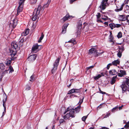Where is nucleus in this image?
<instances>
[{
    "label": "nucleus",
    "instance_id": "obj_1",
    "mask_svg": "<svg viewBox=\"0 0 129 129\" xmlns=\"http://www.w3.org/2000/svg\"><path fill=\"white\" fill-rule=\"evenodd\" d=\"M19 49V48L18 47L17 42H13L11 44V46L9 49L10 54V55L12 58L11 60H9L7 61L6 64L7 66L10 65L11 62V60H14L15 58H13L16 55L17 50Z\"/></svg>",
    "mask_w": 129,
    "mask_h": 129
},
{
    "label": "nucleus",
    "instance_id": "obj_2",
    "mask_svg": "<svg viewBox=\"0 0 129 129\" xmlns=\"http://www.w3.org/2000/svg\"><path fill=\"white\" fill-rule=\"evenodd\" d=\"M67 113L65 115H62V117L65 120H67L69 119L70 118L74 117H75L74 115V110L73 109H71L70 108L68 107L65 110V112L64 113V114Z\"/></svg>",
    "mask_w": 129,
    "mask_h": 129
},
{
    "label": "nucleus",
    "instance_id": "obj_3",
    "mask_svg": "<svg viewBox=\"0 0 129 129\" xmlns=\"http://www.w3.org/2000/svg\"><path fill=\"white\" fill-rule=\"evenodd\" d=\"M102 53L103 52H98L96 50L93 48H92L91 49H90L89 52V54H92L95 57L97 56Z\"/></svg>",
    "mask_w": 129,
    "mask_h": 129
},
{
    "label": "nucleus",
    "instance_id": "obj_4",
    "mask_svg": "<svg viewBox=\"0 0 129 129\" xmlns=\"http://www.w3.org/2000/svg\"><path fill=\"white\" fill-rule=\"evenodd\" d=\"M60 60V58H58L55 61L53 64V68L51 70V72L52 73H53L55 72V71L57 70Z\"/></svg>",
    "mask_w": 129,
    "mask_h": 129
},
{
    "label": "nucleus",
    "instance_id": "obj_5",
    "mask_svg": "<svg viewBox=\"0 0 129 129\" xmlns=\"http://www.w3.org/2000/svg\"><path fill=\"white\" fill-rule=\"evenodd\" d=\"M108 0H103L99 7L102 10H104L106 8Z\"/></svg>",
    "mask_w": 129,
    "mask_h": 129
},
{
    "label": "nucleus",
    "instance_id": "obj_6",
    "mask_svg": "<svg viewBox=\"0 0 129 129\" xmlns=\"http://www.w3.org/2000/svg\"><path fill=\"white\" fill-rule=\"evenodd\" d=\"M124 50V48L123 46L119 47V50L117 51L118 53L117 55V56L119 58L121 57L122 56V52Z\"/></svg>",
    "mask_w": 129,
    "mask_h": 129
},
{
    "label": "nucleus",
    "instance_id": "obj_7",
    "mask_svg": "<svg viewBox=\"0 0 129 129\" xmlns=\"http://www.w3.org/2000/svg\"><path fill=\"white\" fill-rule=\"evenodd\" d=\"M120 87L122 89V93H124L126 90L129 91V90H128L129 89V88H128L127 86L124 83H122L120 85Z\"/></svg>",
    "mask_w": 129,
    "mask_h": 129
},
{
    "label": "nucleus",
    "instance_id": "obj_8",
    "mask_svg": "<svg viewBox=\"0 0 129 129\" xmlns=\"http://www.w3.org/2000/svg\"><path fill=\"white\" fill-rule=\"evenodd\" d=\"M66 43H68V44L69 47H71L74 45L76 44V42L75 40L74 39H71L67 42H66Z\"/></svg>",
    "mask_w": 129,
    "mask_h": 129
},
{
    "label": "nucleus",
    "instance_id": "obj_9",
    "mask_svg": "<svg viewBox=\"0 0 129 129\" xmlns=\"http://www.w3.org/2000/svg\"><path fill=\"white\" fill-rule=\"evenodd\" d=\"M43 9V8H42V6L40 5L38 6V7L36 9H35V11L34 12V14L37 15H39L40 12L41 10H42Z\"/></svg>",
    "mask_w": 129,
    "mask_h": 129
},
{
    "label": "nucleus",
    "instance_id": "obj_10",
    "mask_svg": "<svg viewBox=\"0 0 129 129\" xmlns=\"http://www.w3.org/2000/svg\"><path fill=\"white\" fill-rule=\"evenodd\" d=\"M37 56V55L36 54H34L33 55H30L27 58V59L28 61H33L36 59Z\"/></svg>",
    "mask_w": 129,
    "mask_h": 129
},
{
    "label": "nucleus",
    "instance_id": "obj_11",
    "mask_svg": "<svg viewBox=\"0 0 129 129\" xmlns=\"http://www.w3.org/2000/svg\"><path fill=\"white\" fill-rule=\"evenodd\" d=\"M39 46L37 44L34 45L32 47V52L36 53L38 50V47Z\"/></svg>",
    "mask_w": 129,
    "mask_h": 129
},
{
    "label": "nucleus",
    "instance_id": "obj_12",
    "mask_svg": "<svg viewBox=\"0 0 129 129\" xmlns=\"http://www.w3.org/2000/svg\"><path fill=\"white\" fill-rule=\"evenodd\" d=\"M82 24L81 21H80L77 26V33H79L82 30Z\"/></svg>",
    "mask_w": 129,
    "mask_h": 129
},
{
    "label": "nucleus",
    "instance_id": "obj_13",
    "mask_svg": "<svg viewBox=\"0 0 129 129\" xmlns=\"http://www.w3.org/2000/svg\"><path fill=\"white\" fill-rule=\"evenodd\" d=\"M117 74L118 76L120 77H122L124 75L126 74L125 71L122 70H120L119 71H118Z\"/></svg>",
    "mask_w": 129,
    "mask_h": 129
},
{
    "label": "nucleus",
    "instance_id": "obj_14",
    "mask_svg": "<svg viewBox=\"0 0 129 129\" xmlns=\"http://www.w3.org/2000/svg\"><path fill=\"white\" fill-rule=\"evenodd\" d=\"M23 5H19L18 7L17 14V15H19V14L21 12L23 9Z\"/></svg>",
    "mask_w": 129,
    "mask_h": 129
},
{
    "label": "nucleus",
    "instance_id": "obj_15",
    "mask_svg": "<svg viewBox=\"0 0 129 129\" xmlns=\"http://www.w3.org/2000/svg\"><path fill=\"white\" fill-rule=\"evenodd\" d=\"M115 4L116 6H122L123 7H124V3H123L120 1H116L115 2Z\"/></svg>",
    "mask_w": 129,
    "mask_h": 129
},
{
    "label": "nucleus",
    "instance_id": "obj_16",
    "mask_svg": "<svg viewBox=\"0 0 129 129\" xmlns=\"http://www.w3.org/2000/svg\"><path fill=\"white\" fill-rule=\"evenodd\" d=\"M126 16L125 15H119V19L121 21H125L126 20Z\"/></svg>",
    "mask_w": 129,
    "mask_h": 129
},
{
    "label": "nucleus",
    "instance_id": "obj_17",
    "mask_svg": "<svg viewBox=\"0 0 129 129\" xmlns=\"http://www.w3.org/2000/svg\"><path fill=\"white\" fill-rule=\"evenodd\" d=\"M69 17V15H67L65 17H64L60 20L61 21L62 23H64L65 21L68 20Z\"/></svg>",
    "mask_w": 129,
    "mask_h": 129
},
{
    "label": "nucleus",
    "instance_id": "obj_18",
    "mask_svg": "<svg viewBox=\"0 0 129 129\" xmlns=\"http://www.w3.org/2000/svg\"><path fill=\"white\" fill-rule=\"evenodd\" d=\"M116 9L115 10V11L116 12H119L122 11L123 9V7L122 6H117Z\"/></svg>",
    "mask_w": 129,
    "mask_h": 129
},
{
    "label": "nucleus",
    "instance_id": "obj_19",
    "mask_svg": "<svg viewBox=\"0 0 129 129\" xmlns=\"http://www.w3.org/2000/svg\"><path fill=\"white\" fill-rule=\"evenodd\" d=\"M29 31V29H27L21 34L22 36H26L28 34Z\"/></svg>",
    "mask_w": 129,
    "mask_h": 129
},
{
    "label": "nucleus",
    "instance_id": "obj_20",
    "mask_svg": "<svg viewBox=\"0 0 129 129\" xmlns=\"http://www.w3.org/2000/svg\"><path fill=\"white\" fill-rule=\"evenodd\" d=\"M9 70V73H12V72L14 71V70L13 69L11 66H10L9 67H8V70H6L7 73H8V72Z\"/></svg>",
    "mask_w": 129,
    "mask_h": 129
},
{
    "label": "nucleus",
    "instance_id": "obj_21",
    "mask_svg": "<svg viewBox=\"0 0 129 129\" xmlns=\"http://www.w3.org/2000/svg\"><path fill=\"white\" fill-rule=\"evenodd\" d=\"M17 20L16 19H14L12 21V25L13 28H14L16 26L17 24Z\"/></svg>",
    "mask_w": 129,
    "mask_h": 129
},
{
    "label": "nucleus",
    "instance_id": "obj_22",
    "mask_svg": "<svg viewBox=\"0 0 129 129\" xmlns=\"http://www.w3.org/2000/svg\"><path fill=\"white\" fill-rule=\"evenodd\" d=\"M109 73L110 74L112 75H115L117 74V72L114 69L110 71Z\"/></svg>",
    "mask_w": 129,
    "mask_h": 129
},
{
    "label": "nucleus",
    "instance_id": "obj_23",
    "mask_svg": "<svg viewBox=\"0 0 129 129\" xmlns=\"http://www.w3.org/2000/svg\"><path fill=\"white\" fill-rule=\"evenodd\" d=\"M117 75L113 77L112 78L110 81L111 83V84H113L116 81V78H117Z\"/></svg>",
    "mask_w": 129,
    "mask_h": 129
},
{
    "label": "nucleus",
    "instance_id": "obj_24",
    "mask_svg": "<svg viewBox=\"0 0 129 129\" xmlns=\"http://www.w3.org/2000/svg\"><path fill=\"white\" fill-rule=\"evenodd\" d=\"M124 3L125 4H127L128 5H126L125 7V8H127V9L126 10H128L129 9V0H125L124 1Z\"/></svg>",
    "mask_w": 129,
    "mask_h": 129
},
{
    "label": "nucleus",
    "instance_id": "obj_25",
    "mask_svg": "<svg viewBox=\"0 0 129 129\" xmlns=\"http://www.w3.org/2000/svg\"><path fill=\"white\" fill-rule=\"evenodd\" d=\"M120 63V61L119 60H114L112 62L113 65L114 66H117L118 64H119Z\"/></svg>",
    "mask_w": 129,
    "mask_h": 129
},
{
    "label": "nucleus",
    "instance_id": "obj_26",
    "mask_svg": "<svg viewBox=\"0 0 129 129\" xmlns=\"http://www.w3.org/2000/svg\"><path fill=\"white\" fill-rule=\"evenodd\" d=\"M33 15L34 16L32 18V19L33 21H35L37 19L38 16L39 15H37L35 14H34V12L33 13Z\"/></svg>",
    "mask_w": 129,
    "mask_h": 129
},
{
    "label": "nucleus",
    "instance_id": "obj_27",
    "mask_svg": "<svg viewBox=\"0 0 129 129\" xmlns=\"http://www.w3.org/2000/svg\"><path fill=\"white\" fill-rule=\"evenodd\" d=\"M109 26L111 29L115 28V24L114 23H110L109 24Z\"/></svg>",
    "mask_w": 129,
    "mask_h": 129
},
{
    "label": "nucleus",
    "instance_id": "obj_28",
    "mask_svg": "<svg viewBox=\"0 0 129 129\" xmlns=\"http://www.w3.org/2000/svg\"><path fill=\"white\" fill-rule=\"evenodd\" d=\"M80 106H77L75 110H74V111H75L77 113L79 112L80 110Z\"/></svg>",
    "mask_w": 129,
    "mask_h": 129
},
{
    "label": "nucleus",
    "instance_id": "obj_29",
    "mask_svg": "<svg viewBox=\"0 0 129 129\" xmlns=\"http://www.w3.org/2000/svg\"><path fill=\"white\" fill-rule=\"evenodd\" d=\"M44 36V35L43 34V33H42V35L40 37L38 41V43H40L41 42V40L43 39Z\"/></svg>",
    "mask_w": 129,
    "mask_h": 129
},
{
    "label": "nucleus",
    "instance_id": "obj_30",
    "mask_svg": "<svg viewBox=\"0 0 129 129\" xmlns=\"http://www.w3.org/2000/svg\"><path fill=\"white\" fill-rule=\"evenodd\" d=\"M108 17L104 15H102V19L105 21L107 20H108Z\"/></svg>",
    "mask_w": 129,
    "mask_h": 129
},
{
    "label": "nucleus",
    "instance_id": "obj_31",
    "mask_svg": "<svg viewBox=\"0 0 129 129\" xmlns=\"http://www.w3.org/2000/svg\"><path fill=\"white\" fill-rule=\"evenodd\" d=\"M31 4H34L36 3L37 0H28Z\"/></svg>",
    "mask_w": 129,
    "mask_h": 129
},
{
    "label": "nucleus",
    "instance_id": "obj_32",
    "mask_svg": "<svg viewBox=\"0 0 129 129\" xmlns=\"http://www.w3.org/2000/svg\"><path fill=\"white\" fill-rule=\"evenodd\" d=\"M102 76L101 75L99 74L98 75L96 76L93 77V78L95 80L98 79L99 78H100Z\"/></svg>",
    "mask_w": 129,
    "mask_h": 129
},
{
    "label": "nucleus",
    "instance_id": "obj_33",
    "mask_svg": "<svg viewBox=\"0 0 129 129\" xmlns=\"http://www.w3.org/2000/svg\"><path fill=\"white\" fill-rule=\"evenodd\" d=\"M4 94H5V98L3 99V103H6V102L7 101V96L6 94L5 93H4Z\"/></svg>",
    "mask_w": 129,
    "mask_h": 129
},
{
    "label": "nucleus",
    "instance_id": "obj_34",
    "mask_svg": "<svg viewBox=\"0 0 129 129\" xmlns=\"http://www.w3.org/2000/svg\"><path fill=\"white\" fill-rule=\"evenodd\" d=\"M122 37V33L121 32H119L117 36V37L118 38H121Z\"/></svg>",
    "mask_w": 129,
    "mask_h": 129
},
{
    "label": "nucleus",
    "instance_id": "obj_35",
    "mask_svg": "<svg viewBox=\"0 0 129 129\" xmlns=\"http://www.w3.org/2000/svg\"><path fill=\"white\" fill-rule=\"evenodd\" d=\"M75 89H73L69 91L68 94H70L73 93H75Z\"/></svg>",
    "mask_w": 129,
    "mask_h": 129
},
{
    "label": "nucleus",
    "instance_id": "obj_36",
    "mask_svg": "<svg viewBox=\"0 0 129 129\" xmlns=\"http://www.w3.org/2000/svg\"><path fill=\"white\" fill-rule=\"evenodd\" d=\"M5 67L4 64L2 63L0 64V68L2 70L4 69Z\"/></svg>",
    "mask_w": 129,
    "mask_h": 129
},
{
    "label": "nucleus",
    "instance_id": "obj_37",
    "mask_svg": "<svg viewBox=\"0 0 129 129\" xmlns=\"http://www.w3.org/2000/svg\"><path fill=\"white\" fill-rule=\"evenodd\" d=\"M24 41L23 39L22 38L19 41V43L20 44V46H22L23 45V43Z\"/></svg>",
    "mask_w": 129,
    "mask_h": 129
},
{
    "label": "nucleus",
    "instance_id": "obj_38",
    "mask_svg": "<svg viewBox=\"0 0 129 129\" xmlns=\"http://www.w3.org/2000/svg\"><path fill=\"white\" fill-rule=\"evenodd\" d=\"M51 0H48L47 3L45 5V7H47L49 5V4H50V2H51Z\"/></svg>",
    "mask_w": 129,
    "mask_h": 129
},
{
    "label": "nucleus",
    "instance_id": "obj_39",
    "mask_svg": "<svg viewBox=\"0 0 129 129\" xmlns=\"http://www.w3.org/2000/svg\"><path fill=\"white\" fill-rule=\"evenodd\" d=\"M118 110V107L116 106L113 108L112 110V112H114L115 111H117Z\"/></svg>",
    "mask_w": 129,
    "mask_h": 129
},
{
    "label": "nucleus",
    "instance_id": "obj_40",
    "mask_svg": "<svg viewBox=\"0 0 129 129\" xmlns=\"http://www.w3.org/2000/svg\"><path fill=\"white\" fill-rule=\"evenodd\" d=\"M124 128H127L129 127V121L127 122L124 126Z\"/></svg>",
    "mask_w": 129,
    "mask_h": 129
},
{
    "label": "nucleus",
    "instance_id": "obj_41",
    "mask_svg": "<svg viewBox=\"0 0 129 129\" xmlns=\"http://www.w3.org/2000/svg\"><path fill=\"white\" fill-rule=\"evenodd\" d=\"M25 0H20V2L19 3V5H23V3Z\"/></svg>",
    "mask_w": 129,
    "mask_h": 129
},
{
    "label": "nucleus",
    "instance_id": "obj_42",
    "mask_svg": "<svg viewBox=\"0 0 129 129\" xmlns=\"http://www.w3.org/2000/svg\"><path fill=\"white\" fill-rule=\"evenodd\" d=\"M84 96H82V99H80V100L79 101V103H80V104H81V103L83 102V100L84 99Z\"/></svg>",
    "mask_w": 129,
    "mask_h": 129
},
{
    "label": "nucleus",
    "instance_id": "obj_43",
    "mask_svg": "<svg viewBox=\"0 0 129 129\" xmlns=\"http://www.w3.org/2000/svg\"><path fill=\"white\" fill-rule=\"evenodd\" d=\"M87 115L86 116H84L82 118V120L83 121H85L86 119L87 118Z\"/></svg>",
    "mask_w": 129,
    "mask_h": 129
},
{
    "label": "nucleus",
    "instance_id": "obj_44",
    "mask_svg": "<svg viewBox=\"0 0 129 129\" xmlns=\"http://www.w3.org/2000/svg\"><path fill=\"white\" fill-rule=\"evenodd\" d=\"M80 89H75V92H76V93H79L81 92V91L80 90Z\"/></svg>",
    "mask_w": 129,
    "mask_h": 129
},
{
    "label": "nucleus",
    "instance_id": "obj_45",
    "mask_svg": "<svg viewBox=\"0 0 129 129\" xmlns=\"http://www.w3.org/2000/svg\"><path fill=\"white\" fill-rule=\"evenodd\" d=\"M99 91L100 92V93L102 94H106V93L105 92H103L101 90L100 88H99Z\"/></svg>",
    "mask_w": 129,
    "mask_h": 129
},
{
    "label": "nucleus",
    "instance_id": "obj_46",
    "mask_svg": "<svg viewBox=\"0 0 129 129\" xmlns=\"http://www.w3.org/2000/svg\"><path fill=\"white\" fill-rule=\"evenodd\" d=\"M64 122V120L63 119H60L59 121V122L60 124L63 123Z\"/></svg>",
    "mask_w": 129,
    "mask_h": 129
},
{
    "label": "nucleus",
    "instance_id": "obj_47",
    "mask_svg": "<svg viewBox=\"0 0 129 129\" xmlns=\"http://www.w3.org/2000/svg\"><path fill=\"white\" fill-rule=\"evenodd\" d=\"M96 16L98 19L99 18L101 17L100 13H97V15H96Z\"/></svg>",
    "mask_w": 129,
    "mask_h": 129
},
{
    "label": "nucleus",
    "instance_id": "obj_48",
    "mask_svg": "<svg viewBox=\"0 0 129 129\" xmlns=\"http://www.w3.org/2000/svg\"><path fill=\"white\" fill-rule=\"evenodd\" d=\"M113 65L112 62V63H110L107 66V69H108L110 66H112Z\"/></svg>",
    "mask_w": 129,
    "mask_h": 129
},
{
    "label": "nucleus",
    "instance_id": "obj_49",
    "mask_svg": "<svg viewBox=\"0 0 129 129\" xmlns=\"http://www.w3.org/2000/svg\"><path fill=\"white\" fill-rule=\"evenodd\" d=\"M3 73H0V80H1L2 78L3 77Z\"/></svg>",
    "mask_w": 129,
    "mask_h": 129
},
{
    "label": "nucleus",
    "instance_id": "obj_50",
    "mask_svg": "<svg viewBox=\"0 0 129 129\" xmlns=\"http://www.w3.org/2000/svg\"><path fill=\"white\" fill-rule=\"evenodd\" d=\"M126 20H127V22L128 23V24H129V15H128L127 16H126Z\"/></svg>",
    "mask_w": 129,
    "mask_h": 129
},
{
    "label": "nucleus",
    "instance_id": "obj_51",
    "mask_svg": "<svg viewBox=\"0 0 129 129\" xmlns=\"http://www.w3.org/2000/svg\"><path fill=\"white\" fill-rule=\"evenodd\" d=\"M94 67V66H90L89 67H88L86 68V70H87V71L89 69H90L93 68Z\"/></svg>",
    "mask_w": 129,
    "mask_h": 129
},
{
    "label": "nucleus",
    "instance_id": "obj_52",
    "mask_svg": "<svg viewBox=\"0 0 129 129\" xmlns=\"http://www.w3.org/2000/svg\"><path fill=\"white\" fill-rule=\"evenodd\" d=\"M68 25V24L64 25L63 26V28L66 30Z\"/></svg>",
    "mask_w": 129,
    "mask_h": 129
},
{
    "label": "nucleus",
    "instance_id": "obj_53",
    "mask_svg": "<svg viewBox=\"0 0 129 129\" xmlns=\"http://www.w3.org/2000/svg\"><path fill=\"white\" fill-rule=\"evenodd\" d=\"M121 26V25L120 24H115V27H117V28L119 27H120Z\"/></svg>",
    "mask_w": 129,
    "mask_h": 129
},
{
    "label": "nucleus",
    "instance_id": "obj_54",
    "mask_svg": "<svg viewBox=\"0 0 129 129\" xmlns=\"http://www.w3.org/2000/svg\"><path fill=\"white\" fill-rule=\"evenodd\" d=\"M34 80V78L33 77V76L32 75L30 77V79L29 80V81H33Z\"/></svg>",
    "mask_w": 129,
    "mask_h": 129
},
{
    "label": "nucleus",
    "instance_id": "obj_55",
    "mask_svg": "<svg viewBox=\"0 0 129 129\" xmlns=\"http://www.w3.org/2000/svg\"><path fill=\"white\" fill-rule=\"evenodd\" d=\"M110 114V113H107L105 116L104 118H106L108 117L109 116Z\"/></svg>",
    "mask_w": 129,
    "mask_h": 129
},
{
    "label": "nucleus",
    "instance_id": "obj_56",
    "mask_svg": "<svg viewBox=\"0 0 129 129\" xmlns=\"http://www.w3.org/2000/svg\"><path fill=\"white\" fill-rule=\"evenodd\" d=\"M66 30L62 28V30L61 33L62 34H64L66 33Z\"/></svg>",
    "mask_w": 129,
    "mask_h": 129
},
{
    "label": "nucleus",
    "instance_id": "obj_57",
    "mask_svg": "<svg viewBox=\"0 0 129 129\" xmlns=\"http://www.w3.org/2000/svg\"><path fill=\"white\" fill-rule=\"evenodd\" d=\"M3 107H4V109H6V103H3Z\"/></svg>",
    "mask_w": 129,
    "mask_h": 129
},
{
    "label": "nucleus",
    "instance_id": "obj_58",
    "mask_svg": "<svg viewBox=\"0 0 129 129\" xmlns=\"http://www.w3.org/2000/svg\"><path fill=\"white\" fill-rule=\"evenodd\" d=\"M6 112V109H4V111L3 112V113L2 115V117L4 116Z\"/></svg>",
    "mask_w": 129,
    "mask_h": 129
},
{
    "label": "nucleus",
    "instance_id": "obj_59",
    "mask_svg": "<svg viewBox=\"0 0 129 129\" xmlns=\"http://www.w3.org/2000/svg\"><path fill=\"white\" fill-rule=\"evenodd\" d=\"M97 21L98 22H103L102 21L100 20H97Z\"/></svg>",
    "mask_w": 129,
    "mask_h": 129
},
{
    "label": "nucleus",
    "instance_id": "obj_60",
    "mask_svg": "<svg viewBox=\"0 0 129 129\" xmlns=\"http://www.w3.org/2000/svg\"><path fill=\"white\" fill-rule=\"evenodd\" d=\"M104 23L107 26H108V23L107 22H105Z\"/></svg>",
    "mask_w": 129,
    "mask_h": 129
},
{
    "label": "nucleus",
    "instance_id": "obj_61",
    "mask_svg": "<svg viewBox=\"0 0 129 129\" xmlns=\"http://www.w3.org/2000/svg\"><path fill=\"white\" fill-rule=\"evenodd\" d=\"M102 104H100V105L99 106H98V108H97V109H100L101 108V105H102Z\"/></svg>",
    "mask_w": 129,
    "mask_h": 129
},
{
    "label": "nucleus",
    "instance_id": "obj_62",
    "mask_svg": "<svg viewBox=\"0 0 129 129\" xmlns=\"http://www.w3.org/2000/svg\"><path fill=\"white\" fill-rule=\"evenodd\" d=\"M122 107H123L122 106H121L119 107V109L120 110L122 108Z\"/></svg>",
    "mask_w": 129,
    "mask_h": 129
},
{
    "label": "nucleus",
    "instance_id": "obj_63",
    "mask_svg": "<svg viewBox=\"0 0 129 129\" xmlns=\"http://www.w3.org/2000/svg\"><path fill=\"white\" fill-rule=\"evenodd\" d=\"M101 129H109L108 128H107L105 127H102Z\"/></svg>",
    "mask_w": 129,
    "mask_h": 129
},
{
    "label": "nucleus",
    "instance_id": "obj_64",
    "mask_svg": "<svg viewBox=\"0 0 129 129\" xmlns=\"http://www.w3.org/2000/svg\"><path fill=\"white\" fill-rule=\"evenodd\" d=\"M30 89V87H28V88H26V89L27 90H29Z\"/></svg>",
    "mask_w": 129,
    "mask_h": 129
}]
</instances>
